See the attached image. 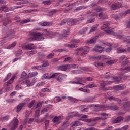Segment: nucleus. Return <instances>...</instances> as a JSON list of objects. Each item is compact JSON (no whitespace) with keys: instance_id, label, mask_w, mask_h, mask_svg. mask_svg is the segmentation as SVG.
<instances>
[{"instance_id":"30","label":"nucleus","mask_w":130,"mask_h":130,"mask_svg":"<svg viewBox=\"0 0 130 130\" xmlns=\"http://www.w3.org/2000/svg\"><path fill=\"white\" fill-rule=\"evenodd\" d=\"M96 42V39L93 38L90 40H87L85 43L86 44H93V43H95Z\"/></svg>"},{"instance_id":"37","label":"nucleus","mask_w":130,"mask_h":130,"mask_svg":"<svg viewBox=\"0 0 130 130\" xmlns=\"http://www.w3.org/2000/svg\"><path fill=\"white\" fill-rule=\"evenodd\" d=\"M51 3H52L51 1L46 0V1H43L42 2V4L46 6H49V5H51Z\"/></svg>"},{"instance_id":"26","label":"nucleus","mask_w":130,"mask_h":130,"mask_svg":"<svg viewBox=\"0 0 130 130\" xmlns=\"http://www.w3.org/2000/svg\"><path fill=\"white\" fill-rule=\"evenodd\" d=\"M50 106H52L51 105H48L46 106V108H43L41 111V113L43 114L44 112H47L49 110Z\"/></svg>"},{"instance_id":"35","label":"nucleus","mask_w":130,"mask_h":130,"mask_svg":"<svg viewBox=\"0 0 130 130\" xmlns=\"http://www.w3.org/2000/svg\"><path fill=\"white\" fill-rule=\"evenodd\" d=\"M16 44H17V42H14L11 45H9V46L7 47V49H13V48H14V47L16 46Z\"/></svg>"},{"instance_id":"21","label":"nucleus","mask_w":130,"mask_h":130,"mask_svg":"<svg viewBox=\"0 0 130 130\" xmlns=\"http://www.w3.org/2000/svg\"><path fill=\"white\" fill-rule=\"evenodd\" d=\"M25 49L26 50H31V49H35V46H34V44H28L25 46Z\"/></svg>"},{"instance_id":"49","label":"nucleus","mask_w":130,"mask_h":130,"mask_svg":"<svg viewBox=\"0 0 130 130\" xmlns=\"http://www.w3.org/2000/svg\"><path fill=\"white\" fill-rule=\"evenodd\" d=\"M17 100H18V99H12L6 100V102H7L8 103H13V102L14 101H17Z\"/></svg>"},{"instance_id":"27","label":"nucleus","mask_w":130,"mask_h":130,"mask_svg":"<svg viewBox=\"0 0 130 130\" xmlns=\"http://www.w3.org/2000/svg\"><path fill=\"white\" fill-rule=\"evenodd\" d=\"M68 99L70 102H73V103H77L79 101L78 99L71 96H68Z\"/></svg>"},{"instance_id":"44","label":"nucleus","mask_w":130,"mask_h":130,"mask_svg":"<svg viewBox=\"0 0 130 130\" xmlns=\"http://www.w3.org/2000/svg\"><path fill=\"white\" fill-rule=\"evenodd\" d=\"M94 107H97L95 108V110L96 111H98V110H100L101 108H102L103 106L101 105L97 104V105H94Z\"/></svg>"},{"instance_id":"43","label":"nucleus","mask_w":130,"mask_h":130,"mask_svg":"<svg viewBox=\"0 0 130 130\" xmlns=\"http://www.w3.org/2000/svg\"><path fill=\"white\" fill-rule=\"evenodd\" d=\"M59 118H61V116L55 117L53 119V122H54V123H56V122H58V121H59Z\"/></svg>"},{"instance_id":"4","label":"nucleus","mask_w":130,"mask_h":130,"mask_svg":"<svg viewBox=\"0 0 130 130\" xmlns=\"http://www.w3.org/2000/svg\"><path fill=\"white\" fill-rule=\"evenodd\" d=\"M15 77H13L10 80L4 83V87H6V90L7 92L13 90V86L12 85V83L14 82Z\"/></svg>"},{"instance_id":"14","label":"nucleus","mask_w":130,"mask_h":130,"mask_svg":"<svg viewBox=\"0 0 130 130\" xmlns=\"http://www.w3.org/2000/svg\"><path fill=\"white\" fill-rule=\"evenodd\" d=\"M70 118H72V117H81V114H79L78 112H73L71 113V115L68 116Z\"/></svg>"},{"instance_id":"57","label":"nucleus","mask_w":130,"mask_h":130,"mask_svg":"<svg viewBox=\"0 0 130 130\" xmlns=\"http://www.w3.org/2000/svg\"><path fill=\"white\" fill-rule=\"evenodd\" d=\"M79 42H80V40L77 39H72L71 41V43H73V44L79 43Z\"/></svg>"},{"instance_id":"15","label":"nucleus","mask_w":130,"mask_h":130,"mask_svg":"<svg viewBox=\"0 0 130 130\" xmlns=\"http://www.w3.org/2000/svg\"><path fill=\"white\" fill-rule=\"evenodd\" d=\"M25 105H26V103H22L19 104L16 107L17 112H20V111L22 110V109L23 108V106H25Z\"/></svg>"},{"instance_id":"50","label":"nucleus","mask_w":130,"mask_h":130,"mask_svg":"<svg viewBox=\"0 0 130 130\" xmlns=\"http://www.w3.org/2000/svg\"><path fill=\"white\" fill-rule=\"evenodd\" d=\"M69 35V31L64 30L63 33L61 34L62 37H67Z\"/></svg>"},{"instance_id":"19","label":"nucleus","mask_w":130,"mask_h":130,"mask_svg":"<svg viewBox=\"0 0 130 130\" xmlns=\"http://www.w3.org/2000/svg\"><path fill=\"white\" fill-rule=\"evenodd\" d=\"M122 119H123V117L119 116L117 118L113 119L112 120V122L113 123H119V122H120Z\"/></svg>"},{"instance_id":"33","label":"nucleus","mask_w":130,"mask_h":130,"mask_svg":"<svg viewBox=\"0 0 130 130\" xmlns=\"http://www.w3.org/2000/svg\"><path fill=\"white\" fill-rule=\"evenodd\" d=\"M43 31L44 32V36H47L48 35H50L52 34V31H49V30H48L47 29H43Z\"/></svg>"},{"instance_id":"16","label":"nucleus","mask_w":130,"mask_h":130,"mask_svg":"<svg viewBox=\"0 0 130 130\" xmlns=\"http://www.w3.org/2000/svg\"><path fill=\"white\" fill-rule=\"evenodd\" d=\"M39 24L41 26H44V27H49L50 26H52V22H40Z\"/></svg>"},{"instance_id":"63","label":"nucleus","mask_w":130,"mask_h":130,"mask_svg":"<svg viewBox=\"0 0 130 130\" xmlns=\"http://www.w3.org/2000/svg\"><path fill=\"white\" fill-rule=\"evenodd\" d=\"M95 10L98 12H103V11H104L105 9H103L100 7H98Z\"/></svg>"},{"instance_id":"45","label":"nucleus","mask_w":130,"mask_h":130,"mask_svg":"<svg viewBox=\"0 0 130 130\" xmlns=\"http://www.w3.org/2000/svg\"><path fill=\"white\" fill-rule=\"evenodd\" d=\"M115 90H123L124 87L121 85H117L115 86Z\"/></svg>"},{"instance_id":"58","label":"nucleus","mask_w":130,"mask_h":130,"mask_svg":"<svg viewBox=\"0 0 130 130\" xmlns=\"http://www.w3.org/2000/svg\"><path fill=\"white\" fill-rule=\"evenodd\" d=\"M38 74L37 72H32L29 74V76L31 77H35V76H37Z\"/></svg>"},{"instance_id":"6","label":"nucleus","mask_w":130,"mask_h":130,"mask_svg":"<svg viewBox=\"0 0 130 130\" xmlns=\"http://www.w3.org/2000/svg\"><path fill=\"white\" fill-rule=\"evenodd\" d=\"M18 125H19V120H18L17 118H15L10 123L11 129L12 130L16 129V128L18 127Z\"/></svg>"},{"instance_id":"5","label":"nucleus","mask_w":130,"mask_h":130,"mask_svg":"<svg viewBox=\"0 0 130 130\" xmlns=\"http://www.w3.org/2000/svg\"><path fill=\"white\" fill-rule=\"evenodd\" d=\"M34 36L31 38L32 40H36L37 41H40L43 40L44 38L42 36V34L38 32L34 33Z\"/></svg>"},{"instance_id":"52","label":"nucleus","mask_w":130,"mask_h":130,"mask_svg":"<svg viewBox=\"0 0 130 130\" xmlns=\"http://www.w3.org/2000/svg\"><path fill=\"white\" fill-rule=\"evenodd\" d=\"M122 52H126V49H122L120 48H118L117 49V53H122Z\"/></svg>"},{"instance_id":"17","label":"nucleus","mask_w":130,"mask_h":130,"mask_svg":"<svg viewBox=\"0 0 130 130\" xmlns=\"http://www.w3.org/2000/svg\"><path fill=\"white\" fill-rule=\"evenodd\" d=\"M76 23H77V21L76 20L68 19L67 21V25H68V26H73V25H75Z\"/></svg>"},{"instance_id":"9","label":"nucleus","mask_w":130,"mask_h":130,"mask_svg":"<svg viewBox=\"0 0 130 130\" xmlns=\"http://www.w3.org/2000/svg\"><path fill=\"white\" fill-rule=\"evenodd\" d=\"M59 75H60V73H56L52 74V75L51 76L49 75H46L45 74L42 76V78L43 80H44L45 79H52L53 78H55V77H56L57 76H59Z\"/></svg>"},{"instance_id":"13","label":"nucleus","mask_w":130,"mask_h":130,"mask_svg":"<svg viewBox=\"0 0 130 130\" xmlns=\"http://www.w3.org/2000/svg\"><path fill=\"white\" fill-rule=\"evenodd\" d=\"M108 99H109L110 101H111V100H113L114 101H117L118 102V104H121V100L117 98L110 96L108 98Z\"/></svg>"},{"instance_id":"3","label":"nucleus","mask_w":130,"mask_h":130,"mask_svg":"<svg viewBox=\"0 0 130 130\" xmlns=\"http://www.w3.org/2000/svg\"><path fill=\"white\" fill-rule=\"evenodd\" d=\"M15 77H13L10 80L4 83V87H6V90L7 92L13 90V86L12 85V83L14 82Z\"/></svg>"},{"instance_id":"40","label":"nucleus","mask_w":130,"mask_h":130,"mask_svg":"<svg viewBox=\"0 0 130 130\" xmlns=\"http://www.w3.org/2000/svg\"><path fill=\"white\" fill-rule=\"evenodd\" d=\"M94 66L96 68H98V69H100V68H101L102 67H103V64L102 63H100V62H95Z\"/></svg>"},{"instance_id":"29","label":"nucleus","mask_w":130,"mask_h":130,"mask_svg":"<svg viewBox=\"0 0 130 130\" xmlns=\"http://www.w3.org/2000/svg\"><path fill=\"white\" fill-rule=\"evenodd\" d=\"M120 17H125L126 15H130V9L126 10L124 13L119 14Z\"/></svg>"},{"instance_id":"22","label":"nucleus","mask_w":130,"mask_h":130,"mask_svg":"<svg viewBox=\"0 0 130 130\" xmlns=\"http://www.w3.org/2000/svg\"><path fill=\"white\" fill-rule=\"evenodd\" d=\"M58 69L60 70V71H67V70H69L68 64L63 65L58 67Z\"/></svg>"},{"instance_id":"31","label":"nucleus","mask_w":130,"mask_h":130,"mask_svg":"<svg viewBox=\"0 0 130 130\" xmlns=\"http://www.w3.org/2000/svg\"><path fill=\"white\" fill-rule=\"evenodd\" d=\"M112 80L113 82H120V80H121V77L118 76V77H114L112 76Z\"/></svg>"},{"instance_id":"12","label":"nucleus","mask_w":130,"mask_h":130,"mask_svg":"<svg viewBox=\"0 0 130 130\" xmlns=\"http://www.w3.org/2000/svg\"><path fill=\"white\" fill-rule=\"evenodd\" d=\"M99 118H93L91 119H81L80 120H83V121H84L85 122H92V121H98V120Z\"/></svg>"},{"instance_id":"18","label":"nucleus","mask_w":130,"mask_h":130,"mask_svg":"<svg viewBox=\"0 0 130 130\" xmlns=\"http://www.w3.org/2000/svg\"><path fill=\"white\" fill-rule=\"evenodd\" d=\"M100 86L102 90H103L104 91H108V90H109V89L105 87V86H107V84L104 81H103L102 82L100 83Z\"/></svg>"},{"instance_id":"32","label":"nucleus","mask_w":130,"mask_h":130,"mask_svg":"<svg viewBox=\"0 0 130 130\" xmlns=\"http://www.w3.org/2000/svg\"><path fill=\"white\" fill-rule=\"evenodd\" d=\"M105 32L107 34H110L111 35H113V34H114V32L112 31L110 27H108L107 29L105 30Z\"/></svg>"},{"instance_id":"38","label":"nucleus","mask_w":130,"mask_h":130,"mask_svg":"<svg viewBox=\"0 0 130 130\" xmlns=\"http://www.w3.org/2000/svg\"><path fill=\"white\" fill-rule=\"evenodd\" d=\"M78 68V65L76 64H68V70H70V69H73L74 70L75 69Z\"/></svg>"},{"instance_id":"54","label":"nucleus","mask_w":130,"mask_h":130,"mask_svg":"<svg viewBox=\"0 0 130 130\" xmlns=\"http://www.w3.org/2000/svg\"><path fill=\"white\" fill-rule=\"evenodd\" d=\"M111 10H117V9H118V8H117V6H116V4H112L111 5Z\"/></svg>"},{"instance_id":"34","label":"nucleus","mask_w":130,"mask_h":130,"mask_svg":"<svg viewBox=\"0 0 130 130\" xmlns=\"http://www.w3.org/2000/svg\"><path fill=\"white\" fill-rule=\"evenodd\" d=\"M87 31H88V27H84L83 28H82L79 31V34H80L81 35H82V34H85V33Z\"/></svg>"},{"instance_id":"48","label":"nucleus","mask_w":130,"mask_h":130,"mask_svg":"<svg viewBox=\"0 0 130 130\" xmlns=\"http://www.w3.org/2000/svg\"><path fill=\"white\" fill-rule=\"evenodd\" d=\"M96 87V84L92 83L86 85V88H95Z\"/></svg>"},{"instance_id":"2","label":"nucleus","mask_w":130,"mask_h":130,"mask_svg":"<svg viewBox=\"0 0 130 130\" xmlns=\"http://www.w3.org/2000/svg\"><path fill=\"white\" fill-rule=\"evenodd\" d=\"M2 31V33L5 34L6 37L8 38L9 39L14 38V36H15V33H16V32L13 29H8L6 28H3Z\"/></svg>"},{"instance_id":"59","label":"nucleus","mask_w":130,"mask_h":130,"mask_svg":"<svg viewBox=\"0 0 130 130\" xmlns=\"http://www.w3.org/2000/svg\"><path fill=\"white\" fill-rule=\"evenodd\" d=\"M69 125H70V122H69V121H66L63 124L62 126L66 128V127H68Z\"/></svg>"},{"instance_id":"53","label":"nucleus","mask_w":130,"mask_h":130,"mask_svg":"<svg viewBox=\"0 0 130 130\" xmlns=\"http://www.w3.org/2000/svg\"><path fill=\"white\" fill-rule=\"evenodd\" d=\"M38 11L37 9H30L24 10V12H26V13H32V12H38Z\"/></svg>"},{"instance_id":"61","label":"nucleus","mask_w":130,"mask_h":130,"mask_svg":"<svg viewBox=\"0 0 130 130\" xmlns=\"http://www.w3.org/2000/svg\"><path fill=\"white\" fill-rule=\"evenodd\" d=\"M95 18H92V19H90L87 20L86 21V22L87 24H90V23H94V22H95Z\"/></svg>"},{"instance_id":"41","label":"nucleus","mask_w":130,"mask_h":130,"mask_svg":"<svg viewBox=\"0 0 130 130\" xmlns=\"http://www.w3.org/2000/svg\"><path fill=\"white\" fill-rule=\"evenodd\" d=\"M98 27V25H93L90 30V32L92 33V32H94V31H96V30H97V28Z\"/></svg>"},{"instance_id":"39","label":"nucleus","mask_w":130,"mask_h":130,"mask_svg":"<svg viewBox=\"0 0 130 130\" xmlns=\"http://www.w3.org/2000/svg\"><path fill=\"white\" fill-rule=\"evenodd\" d=\"M49 66V63H48V61H44L43 64L41 65L40 68H44L45 67H48Z\"/></svg>"},{"instance_id":"20","label":"nucleus","mask_w":130,"mask_h":130,"mask_svg":"<svg viewBox=\"0 0 130 130\" xmlns=\"http://www.w3.org/2000/svg\"><path fill=\"white\" fill-rule=\"evenodd\" d=\"M109 25H110V22H109V21L105 22L101 28L102 30L106 29V28H109V27H108Z\"/></svg>"},{"instance_id":"24","label":"nucleus","mask_w":130,"mask_h":130,"mask_svg":"<svg viewBox=\"0 0 130 130\" xmlns=\"http://www.w3.org/2000/svg\"><path fill=\"white\" fill-rule=\"evenodd\" d=\"M122 101L124 102V107L125 108H127V107H129L130 102L127 101V99L122 100Z\"/></svg>"},{"instance_id":"42","label":"nucleus","mask_w":130,"mask_h":130,"mask_svg":"<svg viewBox=\"0 0 130 130\" xmlns=\"http://www.w3.org/2000/svg\"><path fill=\"white\" fill-rule=\"evenodd\" d=\"M82 124H83V123L80 121H76L75 122H74L73 125L78 126L79 125H82Z\"/></svg>"},{"instance_id":"55","label":"nucleus","mask_w":130,"mask_h":130,"mask_svg":"<svg viewBox=\"0 0 130 130\" xmlns=\"http://www.w3.org/2000/svg\"><path fill=\"white\" fill-rule=\"evenodd\" d=\"M78 45L77 44H69L68 45V47H70V48H76V47H78Z\"/></svg>"},{"instance_id":"56","label":"nucleus","mask_w":130,"mask_h":130,"mask_svg":"<svg viewBox=\"0 0 130 130\" xmlns=\"http://www.w3.org/2000/svg\"><path fill=\"white\" fill-rule=\"evenodd\" d=\"M84 16L85 15H83L82 17L78 18L76 20H75L76 21V23H78V22H80V21H83V20L85 19V18H84Z\"/></svg>"},{"instance_id":"28","label":"nucleus","mask_w":130,"mask_h":130,"mask_svg":"<svg viewBox=\"0 0 130 130\" xmlns=\"http://www.w3.org/2000/svg\"><path fill=\"white\" fill-rule=\"evenodd\" d=\"M88 8L87 6L86 5H82L79 6L75 9V11H81V10H85Z\"/></svg>"},{"instance_id":"25","label":"nucleus","mask_w":130,"mask_h":130,"mask_svg":"<svg viewBox=\"0 0 130 130\" xmlns=\"http://www.w3.org/2000/svg\"><path fill=\"white\" fill-rule=\"evenodd\" d=\"M23 83L27 85V87H30V86H33L34 85V83H30V79L29 78H27Z\"/></svg>"},{"instance_id":"7","label":"nucleus","mask_w":130,"mask_h":130,"mask_svg":"<svg viewBox=\"0 0 130 130\" xmlns=\"http://www.w3.org/2000/svg\"><path fill=\"white\" fill-rule=\"evenodd\" d=\"M19 7L15 6L14 7H10L9 9H8V7L7 6L3 5L0 8V10L2 12H9V11H14V10L16 9H18Z\"/></svg>"},{"instance_id":"62","label":"nucleus","mask_w":130,"mask_h":130,"mask_svg":"<svg viewBox=\"0 0 130 130\" xmlns=\"http://www.w3.org/2000/svg\"><path fill=\"white\" fill-rule=\"evenodd\" d=\"M1 119L2 120H8V119H10V116L9 115L4 116L1 118Z\"/></svg>"},{"instance_id":"36","label":"nucleus","mask_w":130,"mask_h":130,"mask_svg":"<svg viewBox=\"0 0 130 130\" xmlns=\"http://www.w3.org/2000/svg\"><path fill=\"white\" fill-rule=\"evenodd\" d=\"M121 71H123L124 73H128L130 72V66H126L124 69H121Z\"/></svg>"},{"instance_id":"8","label":"nucleus","mask_w":130,"mask_h":130,"mask_svg":"<svg viewBox=\"0 0 130 130\" xmlns=\"http://www.w3.org/2000/svg\"><path fill=\"white\" fill-rule=\"evenodd\" d=\"M104 50V47L101 46L96 45L92 49V51L94 52H98L99 53H102Z\"/></svg>"},{"instance_id":"46","label":"nucleus","mask_w":130,"mask_h":130,"mask_svg":"<svg viewBox=\"0 0 130 130\" xmlns=\"http://www.w3.org/2000/svg\"><path fill=\"white\" fill-rule=\"evenodd\" d=\"M40 112V109H38L36 111V113L35 114V117H36L37 118H39V113Z\"/></svg>"},{"instance_id":"47","label":"nucleus","mask_w":130,"mask_h":130,"mask_svg":"<svg viewBox=\"0 0 130 130\" xmlns=\"http://www.w3.org/2000/svg\"><path fill=\"white\" fill-rule=\"evenodd\" d=\"M111 17L113 18V19H115V20H119V16L116 14H112Z\"/></svg>"},{"instance_id":"10","label":"nucleus","mask_w":130,"mask_h":130,"mask_svg":"<svg viewBox=\"0 0 130 130\" xmlns=\"http://www.w3.org/2000/svg\"><path fill=\"white\" fill-rule=\"evenodd\" d=\"M2 22L3 26H4V27H7L8 25H9V24H11V23H12V20L10 19V18L7 17L6 19L3 18L2 19Z\"/></svg>"},{"instance_id":"64","label":"nucleus","mask_w":130,"mask_h":130,"mask_svg":"<svg viewBox=\"0 0 130 130\" xmlns=\"http://www.w3.org/2000/svg\"><path fill=\"white\" fill-rule=\"evenodd\" d=\"M53 56H54V53H51L47 56V58H48V59L52 58Z\"/></svg>"},{"instance_id":"60","label":"nucleus","mask_w":130,"mask_h":130,"mask_svg":"<svg viewBox=\"0 0 130 130\" xmlns=\"http://www.w3.org/2000/svg\"><path fill=\"white\" fill-rule=\"evenodd\" d=\"M57 52H63V51H65L66 52H68V49H60L56 50Z\"/></svg>"},{"instance_id":"51","label":"nucleus","mask_w":130,"mask_h":130,"mask_svg":"<svg viewBox=\"0 0 130 130\" xmlns=\"http://www.w3.org/2000/svg\"><path fill=\"white\" fill-rule=\"evenodd\" d=\"M58 11L56 9H53L49 12V14L50 15H53V14H55V13H57Z\"/></svg>"},{"instance_id":"1","label":"nucleus","mask_w":130,"mask_h":130,"mask_svg":"<svg viewBox=\"0 0 130 130\" xmlns=\"http://www.w3.org/2000/svg\"><path fill=\"white\" fill-rule=\"evenodd\" d=\"M90 51V48L89 47L85 46L84 47H81L80 48H77L76 49L74 52V54L75 55H80L83 56L84 55H86L88 52Z\"/></svg>"},{"instance_id":"23","label":"nucleus","mask_w":130,"mask_h":130,"mask_svg":"<svg viewBox=\"0 0 130 130\" xmlns=\"http://www.w3.org/2000/svg\"><path fill=\"white\" fill-rule=\"evenodd\" d=\"M64 78H67V75L66 74H62L59 75L58 78H56V80L58 82H61L62 80L64 79Z\"/></svg>"},{"instance_id":"11","label":"nucleus","mask_w":130,"mask_h":130,"mask_svg":"<svg viewBox=\"0 0 130 130\" xmlns=\"http://www.w3.org/2000/svg\"><path fill=\"white\" fill-rule=\"evenodd\" d=\"M106 108L108 109H111V110H118V106L114 104H111L106 107Z\"/></svg>"}]
</instances>
